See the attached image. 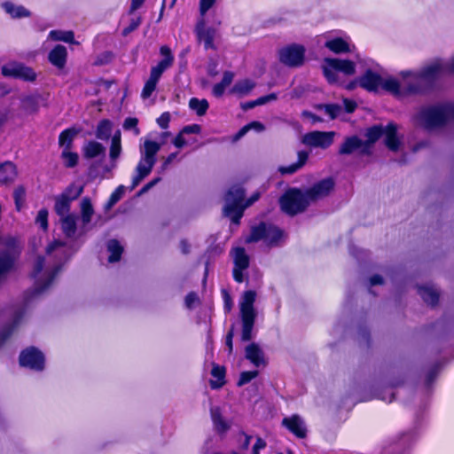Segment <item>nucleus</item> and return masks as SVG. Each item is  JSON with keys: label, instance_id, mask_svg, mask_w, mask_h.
<instances>
[{"label": "nucleus", "instance_id": "1", "mask_svg": "<svg viewBox=\"0 0 454 454\" xmlns=\"http://www.w3.org/2000/svg\"><path fill=\"white\" fill-rule=\"evenodd\" d=\"M259 199V194H253L246 200V190L239 184L232 185L225 194L223 215L229 217L232 223L239 225L244 215V211Z\"/></svg>", "mask_w": 454, "mask_h": 454}, {"label": "nucleus", "instance_id": "2", "mask_svg": "<svg viewBox=\"0 0 454 454\" xmlns=\"http://www.w3.org/2000/svg\"><path fill=\"white\" fill-rule=\"evenodd\" d=\"M442 72H445V67L439 62L422 67L413 75L414 82H409L408 91L415 92V95L433 91Z\"/></svg>", "mask_w": 454, "mask_h": 454}, {"label": "nucleus", "instance_id": "3", "mask_svg": "<svg viewBox=\"0 0 454 454\" xmlns=\"http://www.w3.org/2000/svg\"><path fill=\"white\" fill-rule=\"evenodd\" d=\"M418 118L426 129L443 127L449 121L454 120V104L423 107L419 112Z\"/></svg>", "mask_w": 454, "mask_h": 454}, {"label": "nucleus", "instance_id": "4", "mask_svg": "<svg viewBox=\"0 0 454 454\" xmlns=\"http://www.w3.org/2000/svg\"><path fill=\"white\" fill-rule=\"evenodd\" d=\"M280 210L289 216L304 213L309 207L303 189L289 187L278 199Z\"/></svg>", "mask_w": 454, "mask_h": 454}, {"label": "nucleus", "instance_id": "5", "mask_svg": "<svg viewBox=\"0 0 454 454\" xmlns=\"http://www.w3.org/2000/svg\"><path fill=\"white\" fill-rule=\"evenodd\" d=\"M45 265V258L43 255H37L33 270L30 273L31 278L35 279V286L32 290L29 291L30 296H36L46 291L54 282L56 277L62 270L63 264L59 263L55 265L47 274L45 279L38 278V276L43 271Z\"/></svg>", "mask_w": 454, "mask_h": 454}, {"label": "nucleus", "instance_id": "6", "mask_svg": "<svg viewBox=\"0 0 454 454\" xmlns=\"http://www.w3.org/2000/svg\"><path fill=\"white\" fill-rule=\"evenodd\" d=\"M285 232L278 226L261 222L252 226L250 234L246 238L247 243H256L264 240L270 247H276L283 239Z\"/></svg>", "mask_w": 454, "mask_h": 454}, {"label": "nucleus", "instance_id": "7", "mask_svg": "<svg viewBox=\"0 0 454 454\" xmlns=\"http://www.w3.org/2000/svg\"><path fill=\"white\" fill-rule=\"evenodd\" d=\"M305 47L298 43H291L278 50V60L289 67H299L305 61Z\"/></svg>", "mask_w": 454, "mask_h": 454}, {"label": "nucleus", "instance_id": "8", "mask_svg": "<svg viewBox=\"0 0 454 454\" xmlns=\"http://www.w3.org/2000/svg\"><path fill=\"white\" fill-rule=\"evenodd\" d=\"M19 364L21 367L28 368L35 372H42L45 367V356L39 348L30 346L20 352Z\"/></svg>", "mask_w": 454, "mask_h": 454}, {"label": "nucleus", "instance_id": "9", "mask_svg": "<svg viewBox=\"0 0 454 454\" xmlns=\"http://www.w3.org/2000/svg\"><path fill=\"white\" fill-rule=\"evenodd\" d=\"M335 182L332 177H326L314 183L311 186L303 189L309 206L324 200L334 190Z\"/></svg>", "mask_w": 454, "mask_h": 454}, {"label": "nucleus", "instance_id": "10", "mask_svg": "<svg viewBox=\"0 0 454 454\" xmlns=\"http://www.w3.org/2000/svg\"><path fill=\"white\" fill-rule=\"evenodd\" d=\"M231 254L233 256L232 278L237 283L245 280L244 271L249 268L250 258L243 247H234Z\"/></svg>", "mask_w": 454, "mask_h": 454}, {"label": "nucleus", "instance_id": "11", "mask_svg": "<svg viewBox=\"0 0 454 454\" xmlns=\"http://www.w3.org/2000/svg\"><path fill=\"white\" fill-rule=\"evenodd\" d=\"M1 73L4 77H12L25 82H35L37 76L32 67L20 63L4 65L1 68Z\"/></svg>", "mask_w": 454, "mask_h": 454}, {"label": "nucleus", "instance_id": "12", "mask_svg": "<svg viewBox=\"0 0 454 454\" xmlns=\"http://www.w3.org/2000/svg\"><path fill=\"white\" fill-rule=\"evenodd\" d=\"M160 54L163 57L158 64L151 68L150 78L159 82L162 74L170 67L175 60L169 46L162 45L160 48Z\"/></svg>", "mask_w": 454, "mask_h": 454}, {"label": "nucleus", "instance_id": "13", "mask_svg": "<svg viewBox=\"0 0 454 454\" xmlns=\"http://www.w3.org/2000/svg\"><path fill=\"white\" fill-rule=\"evenodd\" d=\"M334 132L311 131L304 136L303 142L313 147L328 148L333 143Z\"/></svg>", "mask_w": 454, "mask_h": 454}, {"label": "nucleus", "instance_id": "14", "mask_svg": "<svg viewBox=\"0 0 454 454\" xmlns=\"http://www.w3.org/2000/svg\"><path fill=\"white\" fill-rule=\"evenodd\" d=\"M382 77L378 73L368 68L359 77V86L369 92H376L381 86Z\"/></svg>", "mask_w": 454, "mask_h": 454}, {"label": "nucleus", "instance_id": "15", "mask_svg": "<svg viewBox=\"0 0 454 454\" xmlns=\"http://www.w3.org/2000/svg\"><path fill=\"white\" fill-rule=\"evenodd\" d=\"M381 88L396 98H403L410 95H415V92L408 91L409 83L403 87L401 86L399 81L395 78L382 79Z\"/></svg>", "mask_w": 454, "mask_h": 454}, {"label": "nucleus", "instance_id": "16", "mask_svg": "<svg viewBox=\"0 0 454 454\" xmlns=\"http://www.w3.org/2000/svg\"><path fill=\"white\" fill-rule=\"evenodd\" d=\"M197 37L200 42L204 44L206 51L212 49L215 50V46L214 43L215 30L213 27H204V21L201 20L196 26Z\"/></svg>", "mask_w": 454, "mask_h": 454}, {"label": "nucleus", "instance_id": "17", "mask_svg": "<svg viewBox=\"0 0 454 454\" xmlns=\"http://www.w3.org/2000/svg\"><path fill=\"white\" fill-rule=\"evenodd\" d=\"M67 59V50L62 44L55 45L48 54L49 62L59 69L66 67Z\"/></svg>", "mask_w": 454, "mask_h": 454}, {"label": "nucleus", "instance_id": "18", "mask_svg": "<svg viewBox=\"0 0 454 454\" xmlns=\"http://www.w3.org/2000/svg\"><path fill=\"white\" fill-rule=\"evenodd\" d=\"M282 424L296 437L301 439L306 437L307 430L298 415H293L288 418H284L282 420Z\"/></svg>", "mask_w": 454, "mask_h": 454}, {"label": "nucleus", "instance_id": "19", "mask_svg": "<svg viewBox=\"0 0 454 454\" xmlns=\"http://www.w3.org/2000/svg\"><path fill=\"white\" fill-rule=\"evenodd\" d=\"M325 61L331 68L341 72L346 75H352L356 73V64L350 59L326 58Z\"/></svg>", "mask_w": 454, "mask_h": 454}, {"label": "nucleus", "instance_id": "20", "mask_svg": "<svg viewBox=\"0 0 454 454\" xmlns=\"http://www.w3.org/2000/svg\"><path fill=\"white\" fill-rule=\"evenodd\" d=\"M385 132V140L384 143L386 146L393 151L396 152L399 150L401 145V141L397 137V126L394 122H388L387 125L384 128Z\"/></svg>", "mask_w": 454, "mask_h": 454}, {"label": "nucleus", "instance_id": "21", "mask_svg": "<svg viewBox=\"0 0 454 454\" xmlns=\"http://www.w3.org/2000/svg\"><path fill=\"white\" fill-rule=\"evenodd\" d=\"M17 176V167L13 162L7 160L0 163V184L6 185L13 183Z\"/></svg>", "mask_w": 454, "mask_h": 454}, {"label": "nucleus", "instance_id": "22", "mask_svg": "<svg viewBox=\"0 0 454 454\" xmlns=\"http://www.w3.org/2000/svg\"><path fill=\"white\" fill-rule=\"evenodd\" d=\"M210 416L214 428L218 434H224L229 431L231 426L223 419L220 407H212L210 409Z\"/></svg>", "mask_w": 454, "mask_h": 454}, {"label": "nucleus", "instance_id": "23", "mask_svg": "<svg viewBox=\"0 0 454 454\" xmlns=\"http://www.w3.org/2000/svg\"><path fill=\"white\" fill-rule=\"evenodd\" d=\"M79 132L80 129L75 127H70L62 130L59 135V146L63 148V150H72L74 138Z\"/></svg>", "mask_w": 454, "mask_h": 454}, {"label": "nucleus", "instance_id": "24", "mask_svg": "<svg viewBox=\"0 0 454 454\" xmlns=\"http://www.w3.org/2000/svg\"><path fill=\"white\" fill-rule=\"evenodd\" d=\"M23 311H16L12 321L5 325L0 331V348L6 342V340L12 335L13 332L20 323L23 317Z\"/></svg>", "mask_w": 454, "mask_h": 454}, {"label": "nucleus", "instance_id": "25", "mask_svg": "<svg viewBox=\"0 0 454 454\" xmlns=\"http://www.w3.org/2000/svg\"><path fill=\"white\" fill-rule=\"evenodd\" d=\"M246 358L249 360L254 365L260 366L264 364L263 352L260 348L259 345L253 342L246 347Z\"/></svg>", "mask_w": 454, "mask_h": 454}, {"label": "nucleus", "instance_id": "26", "mask_svg": "<svg viewBox=\"0 0 454 454\" xmlns=\"http://www.w3.org/2000/svg\"><path fill=\"white\" fill-rule=\"evenodd\" d=\"M309 159V153L306 151H299L298 152V160L296 162L292 163L287 166H280L278 168L279 173L282 175H292L297 172L300 168H301L307 162Z\"/></svg>", "mask_w": 454, "mask_h": 454}, {"label": "nucleus", "instance_id": "27", "mask_svg": "<svg viewBox=\"0 0 454 454\" xmlns=\"http://www.w3.org/2000/svg\"><path fill=\"white\" fill-rule=\"evenodd\" d=\"M362 139L356 136L347 137L343 143L340 145L338 153L340 155H348L357 151L361 147Z\"/></svg>", "mask_w": 454, "mask_h": 454}, {"label": "nucleus", "instance_id": "28", "mask_svg": "<svg viewBox=\"0 0 454 454\" xmlns=\"http://www.w3.org/2000/svg\"><path fill=\"white\" fill-rule=\"evenodd\" d=\"M211 375L216 379V380H211L209 381V385L212 389H218L225 385L226 368L223 365L213 363Z\"/></svg>", "mask_w": 454, "mask_h": 454}, {"label": "nucleus", "instance_id": "29", "mask_svg": "<svg viewBox=\"0 0 454 454\" xmlns=\"http://www.w3.org/2000/svg\"><path fill=\"white\" fill-rule=\"evenodd\" d=\"M242 323L241 340L249 341L252 340L253 329L255 323L256 315H240Z\"/></svg>", "mask_w": 454, "mask_h": 454}, {"label": "nucleus", "instance_id": "30", "mask_svg": "<svg viewBox=\"0 0 454 454\" xmlns=\"http://www.w3.org/2000/svg\"><path fill=\"white\" fill-rule=\"evenodd\" d=\"M243 301L240 304V315H256L254 303L256 298V293L254 290H247L244 293Z\"/></svg>", "mask_w": 454, "mask_h": 454}, {"label": "nucleus", "instance_id": "31", "mask_svg": "<svg viewBox=\"0 0 454 454\" xmlns=\"http://www.w3.org/2000/svg\"><path fill=\"white\" fill-rule=\"evenodd\" d=\"M418 294L426 303L432 307H435L439 303L440 294L432 287L419 286Z\"/></svg>", "mask_w": 454, "mask_h": 454}, {"label": "nucleus", "instance_id": "32", "mask_svg": "<svg viewBox=\"0 0 454 454\" xmlns=\"http://www.w3.org/2000/svg\"><path fill=\"white\" fill-rule=\"evenodd\" d=\"M325 46L335 54L348 53L350 51L349 44L342 37H335L327 40Z\"/></svg>", "mask_w": 454, "mask_h": 454}, {"label": "nucleus", "instance_id": "33", "mask_svg": "<svg viewBox=\"0 0 454 454\" xmlns=\"http://www.w3.org/2000/svg\"><path fill=\"white\" fill-rule=\"evenodd\" d=\"M60 219L62 232L67 238H73L77 231L76 217L70 214Z\"/></svg>", "mask_w": 454, "mask_h": 454}, {"label": "nucleus", "instance_id": "34", "mask_svg": "<svg viewBox=\"0 0 454 454\" xmlns=\"http://www.w3.org/2000/svg\"><path fill=\"white\" fill-rule=\"evenodd\" d=\"M145 153L142 160L156 163V155L160 149V145L156 141L146 140L145 142Z\"/></svg>", "mask_w": 454, "mask_h": 454}, {"label": "nucleus", "instance_id": "35", "mask_svg": "<svg viewBox=\"0 0 454 454\" xmlns=\"http://www.w3.org/2000/svg\"><path fill=\"white\" fill-rule=\"evenodd\" d=\"M234 78V74L231 71H225L223 73L221 82L215 83L213 86V95L216 98H221L225 91L227 86H229Z\"/></svg>", "mask_w": 454, "mask_h": 454}, {"label": "nucleus", "instance_id": "36", "mask_svg": "<svg viewBox=\"0 0 454 454\" xmlns=\"http://www.w3.org/2000/svg\"><path fill=\"white\" fill-rule=\"evenodd\" d=\"M54 211L59 217L70 215L69 212L71 209L72 202L69 201L68 199L59 194L54 197Z\"/></svg>", "mask_w": 454, "mask_h": 454}, {"label": "nucleus", "instance_id": "37", "mask_svg": "<svg viewBox=\"0 0 454 454\" xmlns=\"http://www.w3.org/2000/svg\"><path fill=\"white\" fill-rule=\"evenodd\" d=\"M22 110L29 114H35L39 110V96L29 95L21 99Z\"/></svg>", "mask_w": 454, "mask_h": 454}, {"label": "nucleus", "instance_id": "38", "mask_svg": "<svg viewBox=\"0 0 454 454\" xmlns=\"http://www.w3.org/2000/svg\"><path fill=\"white\" fill-rule=\"evenodd\" d=\"M4 11L11 15L12 18L20 19L30 16V12L21 5H15L11 2L3 4Z\"/></svg>", "mask_w": 454, "mask_h": 454}, {"label": "nucleus", "instance_id": "39", "mask_svg": "<svg viewBox=\"0 0 454 454\" xmlns=\"http://www.w3.org/2000/svg\"><path fill=\"white\" fill-rule=\"evenodd\" d=\"M107 250L110 252V255L108 257L109 262H117L121 260L123 253V247L117 239H113L108 241Z\"/></svg>", "mask_w": 454, "mask_h": 454}, {"label": "nucleus", "instance_id": "40", "mask_svg": "<svg viewBox=\"0 0 454 454\" xmlns=\"http://www.w3.org/2000/svg\"><path fill=\"white\" fill-rule=\"evenodd\" d=\"M113 123L108 119L101 120L97 126L96 137L100 140H108L111 137Z\"/></svg>", "mask_w": 454, "mask_h": 454}, {"label": "nucleus", "instance_id": "41", "mask_svg": "<svg viewBox=\"0 0 454 454\" xmlns=\"http://www.w3.org/2000/svg\"><path fill=\"white\" fill-rule=\"evenodd\" d=\"M94 215V208L91 200L89 197H84L81 202V217L84 225L91 222L92 215Z\"/></svg>", "mask_w": 454, "mask_h": 454}, {"label": "nucleus", "instance_id": "42", "mask_svg": "<svg viewBox=\"0 0 454 454\" xmlns=\"http://www.w3.org/2000/svg\"><path fill=\"white\" fill-rule=\"evenodd\" d=\"M105 147L97 141H90L84 147V157L93 159L105 153Z\"/></svg>", "mask_w": 454, "mask_h": 454}, {"label": "nucleus", "instance_id": "43", "mask_svg": "<svg viewBox=\"0 0 454 454\" xmlns=\"http://www.w3.org/2000/svg\"><path fill=\"white\" fill-rule=\"evenodd\" d=\"M189 107L192 110L195 111L197 115L203 116L206 114V113L209 107V104H208L207 100L205 98L199 99L197 98H192L189 100Z\"/></svg>", "mask_w": 454, "mask_h": 454}, {"label": "nucleus", "instance_id": "44", "mask_svg": "<svg viewBox=\"0 0 454 454\" xmlns=\"http://www.w3.org/2000/svg\"><path fill=\"white\" fill-rule=\"evenodd\" d=\"M60 158L63 160L64 166L68 168L76 167L79 162L78 153L72 150H62Z\"/></svg>", "mask_w": 454, "mask_h": 454}, {"label": "nucleus", "instance_id": "45", "mask_svg": "<svg viewBox=\"0 0 454 454\" xmlns=\"http://www.w3.org/2000/svg\"><path fill=\"white\" fill-rule=\"evenodd\" d=\"M83 192L82 185H76L74 183L70 184L65 190L59 194L62 197H66L69 201L75 200Z\"/></svg>", "mask_w": 454, "mask_h": 454}, {"label": "nucleus", "instance_id": "46", "mask_svg": "<svg viewBox=\"0 0 454 454\" xmlns=\"http://www.w3.org/2000/svg\"><path fill=\"white\" fill-rule=\"evenodd\" d=\"M121 153V131L118 129L115 131L112 137V143L110 146V158L112 160L117 159Z\"/></svg>", "mask_w": 454, "mask_h": 454}, {"label": "nucleus", "instance_id": "47", "mask_svg": "<svg viewBox=\"0 0 454 454\" xmlns=\"http://www.w3.org/2000/svg\"><path fill=\"white\" fill-rule=\"evenodd\" d=\"M385 129L382 125H373L366 129L365 136L368 143L374 145L383 135Z\"/></svg>", "mask_w": 454, "mask_h": 454}, {"label": "nucleus", "instance_id": "48", "mask_svg": "<svg viewBox=\"0 0 454 454\" xmlns=\"http://www.w3.org/2000/svg\"><path fill=\"white\" fill-rule=\"evenodd\" d=\"M254 87V83L249 79L238 81L231 89L232 93L246 95L249 93Z\"/></svg>", "mask_w": 454, "mask_h": 454}, {"label": "nucleus", "instance_id": "49", "mask_svg": "<svg viewBox=\"0 0 454 454\" xmlns=\"http://www.w3.org/2000/svg\"><path fill=\"white\" fill-rule=\"evenodd\" d=\"M50 35L56 41H62L69 43H77L74 40V34L73 31H58L52 30L50 32Z\"/></svg>", "mask_w": 454, "mask_h": 454}, {"label": "nucleus", "instance_id": "50", "mask_svg": "<svg viewBox=\"0 0 454 454\" xmlns=\"http://www.w3.org/2000/svg\"><path fill=\"white\" fill-rule=\"evenodd\" d=\"M26 199V189L23 185H18L13 192V200L15 208L20 212L23 207Z\"/></svg>", "mask_w": 454, "mask_h": 454}, {"label": "nucleus", "instance_id": "51", "mask_svg": "<svg viewBox=\"0 0 454 454\" xmlns=\"http://www.w3.org/2000/svg\"><path fill=\"white\" fill-rule=\"evenodd\" d=\"M154 163L150 161H144L142 159L137 165L136 170L137 172V175L145 178L153 170Z\"/></svg>", "mask_w": 454, "mask_h": 454}, {"label": "nucleus", "instance_id": "52", "mask_svg": "<svg viewBox=\"0 0 454 454\" xmlns=\"http://www.w3.org/2000/svg\"><path fill=\"white\" fill-rule=\"evenodd\" d=\"M124 186L122 184L119 185L110 195L106 204V207L110 208L114 205H115L122 197L124 193Z\"/></svg>", "mask_w": 454, "mask_h": 454}, {"label": "nucleus", "instance_id": "53", "mask_svg": "<svg viewBox=\"0 0 454 454\" xmlns=\"http://www.w3.org/2000/svg\"><path fill=\"white\" fill-rule=\"evenodd\" d=\"M200 304V299L194 291L189 292L184 298V305L188 309H192Z\"/></svg>", "mask_w": 454, "mask_h": 454}, {"label": "nucleus", "instance_id": "54", "mask_svg": "<svg viewBox=\"0 0 454 454\" xmlns=\"http://www.w3.org/2000/svg\"><path fill=\"white\" fill-rule=\"evenodd\" d=\"M48 215L49 212L47 208L43 207L38 211L37 216L35 218V223L38 224L43 231H47L49 227Z\"/></svg>", "mask_w": 454, "mask_h": 454}, {"label": "nucleus", "instance_id": "55", "mask_svg": "<svg viewBox=\"0 0 454 454\" xmlns=\"http://www.w3.org/2000/svg\"><path fill=\"white\" fill-rule=\"evenodd\" d=\"M259 372L258 371H244L240 373L239 379L237 382V385L239 387L244 386L247 383H249L252 380L256 378L258 376Z\"/></svg>", "mask_w": 454, "mask_h": 454}, {"label": "nucleus", "instance_id": "56", "mask_svg": "<svg viewBox=\"0 0 454 454\" xmlns=\"http://www.w3.org/2000/svg\"><path fill=\"white\" fill-rule=\"evenodd\" d=\"M157 83V81L149 77L144 85V88L141 92V97L143 98H148L149 97H151L153 92L156 90Z\"/></svg>", "mask_w": 454, "mask_h": 454}, {"label": "nucleus", "instance_id": "57", "mask_svg": "<svg viewBox=\"0 0 454 454\" xmlns=\"http://www.w3.org/2000/svg\"><path fill=\"white\" fill-rule=\"evenodd\" d=\"M325 114L332 119H336L341 113V106L338 104H325L323 106Z\"/></svg>", "mask_w": 454, "mask_h": 454}, {"label": "nucleus", "instance_id": "58", "mask_svg": "<svg viewBox=\"0 0 454 454\" xmlns=\"http://www.w3.org/2000/svg\"><path fill=\"white\" fill-rule=\"evenodd\" d=\"M337 72V70L331 68L329 65L323 67V74L330 84H333L338 82Z\"/></svg>", "mask_w": 454, "mask_h": 454}, {"label": "nucleus", "instance_id": "59", "mask_svg": "<svg viewBox=\"0 0 454 454\" xmlns=\"http://www.w3.org/2000/svg\"><path fill=\"white\" fill-rule=\"evenodd\" d=\"M138 119L136 117H128L124 120L123 129L126 130L133 129L135 135L140 133V129L137 128Z\"/></svg>", "mask_w": 454, "mask_h": 454}, {"label": "nucleus", "instance_id": "60", "mask_svg": "<svg viewBox=\"0 0 454 454\" xmlns=\"http://www.w3.org/2000/svg\"><path fill=\"white\" fill-rule=\"evenodd\" d=\"M439 370H440V364L439 363L434 364L429 369V371L427 372V376H426V385L427 386L429 387L430 385L433 384V382L435 380V379H436V377L438 375Z\"/></svg>", "mask_w": 454, "mask_h": 454}, {"label": "nucleus", "instance_id": "61", "mask_svg": "<svg viewBox=\"0 0 454 454\" xmlns=\"http://www.w3.org/2000/svg\"><path fill=\"white\" fill-rule=\"evenodd\" d=\"M222 295L223 300V310L225 313H230L233 306L231 296L225 289L222 290Z\"/></svg>", "mask_w": 454, "mask_h": 454}, {"label": "nucleus", "instance_id": "62", "mask_svg": "<svg viewBox=\"0 0 454 454\" xmlns=\"http://www.w3.org/2000/svg\"><path fill=\"white\" fill-rule=\"evenodd\" d=\"M170 119L169 112H164L157 118L156 122L160 129H167L169 126Z\"/></svg>", "mask_w": 454, "mask_h": 454}, {"label": "nucleus", "instance_id": "63", "mask_svg": "<svg viewBox=\"0 0 454 454\" xmlns=\"http://www.w3.org/2000/svg\"><path fill=\"white\" fill-rule=\"evenodd\" d=\"M141 24V17H137L135 19H132L129 24V26H127L126 27L123 28L122 30V35H128L129 34H130L131 32H133L134 30H136Z\"/></svg>", "mask_w": 454, "mask_h": 454}, {"label": "nucleus", "instance_id": "64", "mask_svg": "<svg viewBox=\"0 0 454 454\" xmlns=\"http://www.w3.org/2000/svg\"><path fill=\"white\" fill-rule=\"evenodd\" d=\"M266 442L262 437H257L256 441L252 448V453L251 454H260V450L266 448Z\"/></svg>", "mask_w": 454, "mask_h": 454}]
</instances>
